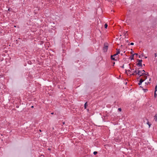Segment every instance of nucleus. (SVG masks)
Returning <instances> with one entry per match:
<instances>
[{"label":"nucleus","instance_id":"f257e3e1","mask_svg":"<svg viewBox=\"0 0 157 157\" xmlns=\"http://www.w3.org/2000/svg\"><path fill=\"white\" fill-rule=\"evenodd\" d=\"M108 48V44L107 43H105L104 44V47L103 48V50L104 52H106L107 51Z\"/></svg>","mask_w":157,"mask_h":157},{"label":"nucleus","instance_id":"f03ea898","mask_svg":"<svg viewBox=\"0 0 157 157\" xmlns=\"http://www.w3.org/2000/svg\"><path fill=\"white\" fill-rule=\"evenodd\" d=\"M137 61L138 62V63L136 64V65L137 66H138L140 67H142V60H140L139 59H137Z\"/></svg>","mask_w":157,"mask_h":157},{"label":"nucleus","instance_id":"7ed1b4c3","mask_svg":"<svg viewBox=\"0 0 157 157\" xmlns=\"http://www.w3.org/2000/svg\"><path fill=\"white\" fill-rule=\"evenodd\" d=\"M144 81V80H143L142 78H141L140 81L138 83V85L140 86L141 85L142 83Z\"/></svg>","mask_w":157,"mask_h":157},{"label":"nucleus","instance_id":"20e7f679","mask_svg":"<svg viewBox=\"0 0 157 157\" xmlns=\"http://www.w3.org/2000/svg\"><path fill=\"white\" fill-rule=\"evenodd\" d=\"M144 75H147L148 76L149 75L148 73L147 72V74L145 73H142L141 75H140L139 77H140L141 76H144Z\"/></svg>","mask_w":157,"mask_h":157},{"label":"nucleus","instance_id":"39448f33","mask_svg":"<svg viewBox=\"0 0 157 157\" xmlns=\"http://www.w3.org/2000/svg\"><path fill=\"white\" fill-rule=\"evenodd\" d=\"M137 69L136 68L135 70L134 71L133 73L130 75H135V73H136V74L137 73Z\"/></svg>","mask_w":157,"mask_h":157},{"label":"nucleus","instance_id":"423d86ee","mask_svg":"<svg viewBox=\"0 0 157 157\" xmlns=\"http://www.w3.org/2000/svg\"><path fill=\"white\" fill-rule=\"evenodd\" d=\"M154 120L156 122H157V113L154 117Z\"/></svg>","mask_w":157,"mask_h":157},{"label":"nucleus","instance_id":"0eeeda50","mask_svg":"<svg viewBox=\"0 0 157 157\" xmlns=\"http://www.w3.org/2000/svg\"><path fill=\"white\" fill-rule=\"evenodd\" d=\"M111 59L112 60H113L115 61H117V59H116L115 58H114L112 56H111Z\"/></svg>","mask_w":157,"mask_h":157},{"label":"nucleus","instance_id":"6e6552de","mask_svg":"<svg viewBox=\"0 0 157 157\" xmlns=\"http://www.w3.org/2000/svg\"><path fill=\"white\" fill-rule=\"evenodd\" d=\"M141 73V71H140V70H138V72L136 74V75L137 74L139 76H140V74Z\"/></svg>","mask_w":157,"mask_h":157},{"label":"nucleus","instance_id":"1a4fd4ad","mask_svg":"<svg viewBox=\"0 0 157 157\" xmlns=\"http://www.w3.org/2000/svg\"><path fill=\"white\" fill-rule=\"evenodd\" d=\"M129 58L131 60L134 59V55H132V56H131Z\"/></svg>","mask_w":157,"mask_h":157},{"label":"nucleus","instance_id":"9d476101","mask_svg":"<svg viewBox=\"0 0 157 157\" xmlns=\"http://www.w3.org/2000/svg\"><path fill=\"white\" fill-rule=\"evenodd\" d=\"M116 50L117 51V54L118 55L120 53V49H118L117 48Z\"/></svg>","mask_w":157,"mask_h":157},{"label":"nucleus","instance_id":"9b49d317","mask_svg":"<svg viewBox=\"0 0 157 157\" xmlns=\"http://www.w3.org/2000/svg\"><path fill=\"white\" fill-rule=\"evenodd\" d=\"M87 106V102H86L84 104V108L86 109Z\"/></svg>","mask_w":157,"mask_h":157},{"label":"nucleus","instance_id":"f8f14e48","mask_svg":"<svg viewBox=\"0 0 157 157\" xmlns=\"http://www.w3.org/2000/svg\"><path fill=\"white\" fill-rule=\"evenodd\" d=\"M156 92H155H155H154V97L155 98H156L157 97V94L156 93Z\"/></svg>","mask_w":157,"mask_h":157},{"label":"nucleus","instance_id":"ddd939ff","mask_svg":"<svg viewBox=\"0 0 157 157\" xmlns=\"http://www.w3.org/2000/svg\"><path fill=\"white\" fill-rule=\"evenodd\" d=\"M157 91V85H156L155 87V92H156Z\"/></svg>","mask_w":157,"mask_h":157},{"label":"nucleus","instance_id":"4468645a","mask_svg":"<svg viewBox=\"0 0 157 157\" xmlns=\"http://www.w3.org/2000/svg\"><path fill=\"white\" fill-rule=\"evenodd\" d=\"M104 26H105V29H107V27H108V25H107V24H105Z\"/></svg>","mask_w":157,"mask_h":157},{"label":"nucleus","instance_id":"2eb2a0df","mask_svg":"<svg viewBox=\"0 0 157 157\" xmlns=\"http://www.w3.org/2000/svg\"><path fill=\"white\" fill-rule=\"evenodd\" d=\"M147 121H148L147 120ZM147 124H148V125H149V127H150V126H151V124H150L149 123V122L148 121H147Z\"/></svg>","mask_w":157,"mask_h":157},{"label":"nucleus","instance_id":"dca6fc26","mask_svg":"<svg viewBox=\"0 0 157 157\" xmlns=\"http://www.w3.org/2000/svg\"><path fill=\"white\" fill-rule=\"evenodd\" d=\"M125 70V73L126 74H127V71H128V72H131V71L129 70Z\"/></svg>","mask_w":157,"mask_h":157},{"label":"nucleus","instance_id":"f3484780","mask_svg":"<svg viewBox=\"0 0 157 157\" xmlns=\"http://www.w3.org/2000/svg\"><path fill=\"white\" fill-rule=\"evenodd\" d=\"M144 80H145L146 79H147V77L146 76H144Z\"/></svg>","mask_w":157,"mask_h":157},{"label":"nucleus","instance_id":"a211bd4d","mask_svg":"<svg viewBox=\"0 0 157 157\" xmlns=\"http://www.w3.org/2000/svg\"><path fill=\"white\" fill-rule=\"evenodd\" d=\"M98 153V152L97 151H94V152L93 154L94 155H96Z\"/></svg>","mask_w":157,"mask_h":157},{"label":"nucleus","instance_id":"6ab92c4d","mask_svg":"<svg viewBox=\"0 0 157 157\" xmlns=\"http://www.w3.org/2000/svg\"><path fill=\"white\" fill-rule=\"evenodd\" d=\"M143 89L144 91V92H146L148 90L147 89Z\"/></svg>","mask_w":157,"mask_h":157},{"label":"nucleus","instance_id":"aec40b11","mask_svg":"<svg viewBox=\"0 0 157 157\" xmlns=\"http://www.w3.org/2000/svg\"><path fill=\"white\" fill-rule=\"evenodd\" d=\"M117 55V53L113 55H111V56H113V57H115V56H116Z\"/></svg>","mask_w":157,"mask_h":157},{"label":"nucleus","instance_id":"412c9836","mask_svg":"<svg viewBox=\"0 0 157 157\" xmlns=\"http://www.w3.org/2000/svg\"><path fill=\"white\" fill-rule=\"evenodd\" d=\"M118 110L120 112L121 111V108H119L118 109Z\"/></svg>","mask_w":157,"mask_h":157},{"label":"nucleus","instance_id":"4be33fe9","mask_svg":"<svg viewBox=\"0 0 157 157\" xmlns=\"http://www.w3.org/2000/svg\"><path fill=\"white\" fill-rule=\"evenodd\" d=\"M131 53L132 54L133 52V51L132 49H131Z\"/></svg>","mask_w":157,"mask_h":157},{"label":"nucleus","instance_id":"5701e85b","mask_svg":"<svg viewBox=\"0 0 157 157\" xmlns=\"http://www.w3.org/2000/svg\"><path fill=\"white\" fill-rule=\"evenodd\" d=\"M131 45H134V43H131L130 44Z\"/></svg>","mask_w":157,"mask_h":157},{"label":"nucleus","instance_id":"b1692460","mask_svg":"<svg viewBox=\"0 0 157 157\" xmlns=\"http://www.w3.org/2000/svg\"><path fill=\"white\" fill-rule=\"evenodd\" d=\"M133 55H134H134H136L137 56V55H138V54H137V53H134V54H133Z\"/></svg>","mask_w":157,"mask_h":157},{"label":"nucleus","instance_id":"393cba45","mask_svg":"<svg viewBox=\"0 0 157 157\" xmlns=\"http://www.w3.org/2000/svg\"><path fill=\"white\" fill-rule=\"evenodd\" d=\"M128 68H129V69H130V68H131V67H130V64H129V65H128Z\"/></svg>","mask_w":157,"mask_h":157},{"label":"nucleus","instance_id":"a878e982","mask_svg":"<svg viewBox=\"0 0 157 157\" xmlns=\"http://www.w3.org/2000/svg\"><path fill=\"white\" fill-rule=\"evenodd\" d=\"M154 55H155V57H156L157 56V54H156V53H155Z\"/></svg>","mask_w":157,"mask_h":157},{"label":"nucleus","instance_id":"bb28decb","mask_svg":"<svg viewBox=\"0 0 157 157\" xmlns=\"http://www.w3.org/2000/svg\"><path fill=\"white\" fill-rule=\"evenodd\" d=\"M121 67L122 68H124V65H123V66H122Z\"/></svg>","mask_w":157,"mask_h":157},{"label":"nucleus","instance_id":"cd10ccee","mask_svg":"<svg viewBox=\"0 0 157 157\" xmlns=\"http://www.w3.org/2000/svg\"><path fill=\"white\" fill-rule=\"evenodd\" d=\"M143 72V73H144V72H145V71L144 70H143L142 71H141V72Z\"/></svg>","mask_w":157,"mask_h":157},{"label":"nucleus","instance_id":"c85d7f7f","mask_svg":"<svg viewBox=\"0 0 157 157\" xmlns=\"http://www.w3.org/2000/svg\"><path fill=\"white\" fill-rule=\"evenodd\" d=\"M40 157H44V155H41Z\"/></svg>","mask_w":157,"mask_h":157},{"label":"nucleus","instance_id":"c756f323","mask_svg":"<svg viewBox=\"0 0 157 157\" xmlns=\"http://www.w3.org/2000/svg\"><path fill=\"white\" fill-rule=\"evenodd\" d=\"M113 66H114V64H115V63L114 62H113Z\"/></svg>","mask_w":157,"mask_h":157},{"label":"nucleus","instance_id":"7c9ffc66","mask_svg":"<svg viewBox=\"0 0 157 157\" xmlns=\"http://www.w3.org/2000/svg\"><path fill=\"white\" fill-rule=\"evenodd\" d=\"M148 83V82L147 83V82H146L145 83L146 85H147Z\"/></svg>","mask_w":157,"mask_h":157},{"label":"nucleus","instance_id":"2f4dec72","mask_svg":"<svg viewBox=\"0 0 157 157\" xmlns=\"http://www.w3.org/2000/svg\"><path fill=\"white\" fill-rule=\"evenodd\" d=\"M48 150L49 151H50V150H51V148H48Z\"/></svg>","mask_w":157,"mask_h":157},{"label":"nucleus","instance_id":"473e14b6","mask_svg":"<svg viewBox=\"0 0 157 157\" xmlns=\"http://www.w3.org/2000/svg\"><path fill=\"white\" fill-rule=\"evenodd\" d=\"M126 33H125L124 34V36H125L124 38H126Z\"/></svg>","mask_w":157,"mask_h":157},{"label":"nucleus","instance_id":"72a5a7b5","mask_svg":"<svg viewBox=\"0 0 157 157\" xmlns=\"http://www.w3.org/2000/svg\"><path fill=\"white\" fill-rule=\"evenodd\" d=\"M31 62L30 61H29L28 62V63H31Z\"/></svg>","mask_w":157,"mask_h":157},{"label":"nucleus","instance_id":"f704fd0d","mask_svg":"<svg viewBox=\"0 0 157 157\" xmlns=\"http://www.w3.org/2000/svg\"><path fill=\"white\" fill-rule=\"evenodd\" d=\"M140 77H138V78H137V80L139 79V78H140Z\"/></svg>","mask_w":157,"mask_h":157},{"label":"nucleus","instance_id":"c9c22d12","mask_svg":"<svg viewBox=\"0 0 157 157\" xmlns=\"http://www.w3.org/2000/svg\"><path fill=\"white\" fill-rule=\"evenodd\" d=\"M31 107L32 108H34V106L32 105V106Z\"/></svg>","mask_w":157,"mask_h":157},{"label":"nucleus","instance_id":"e433bc0d","mask_svg":"<svg viewBox=\"0 0 157 157\" xmlns=\"http://www.w3.org/2000/svg\"><path fill=\"white\" fill-rule=\"evenodd\" d=\"M51 114H52V115L53 114H54V113H53V112L52 113H51Z\"/></svg>","mask_w":157,"mask_h":157},{"label":"nucleus","instance_id":"4c0bfd02","mask_svg":"<svg viewBox=\"0 0 157 157\" xmlns=\"http://www.w3.org/2000/svg\"><path fill=\"white\" fill-rule=\"evenodd\" d=\"M126 41L127 42H128V40H126Z\"/></svg>","mask_w":157,"mask_h":157},{"label":"nucleus","instance_id":"58836bf2","mask_svg":"<svg viewBox=\"0 0 157 157\" xmlns=\"http://www.w3.org/2000/svg\"><path fill=\"white\" fill-rule=\"evenodd\" d=\"M139 58H141V56H140L139 55Z\"/></svg>","mask_w":157,"mask_h":157},{"label":"nucleus","instance_id":"ea45409f","mask_svg":"<svg viewBox=\"0 0 157 157\" xmlns=\"http://www.w3.org/2000/svg\"><path fill=\"white\" fill-rule=\"evenodd\" d=\"M18 107H18V105H17V106H16V107H17V108H18Z\"/></svg>","mask_w":157,"mask_h":157},{"label":"nucleus","instance_id":"a19ab883","mask_svg":"<svg viewBox=\"0 0 157 157\" xmlns=\"http://www.w3.org/2000/svg\"><path fill=\"white\" fill-rule=\"evenodd\" d=\"M63 124H64L65 122H63Z\"/></svg>","mask_w":157,"mask_h":157},{"label":"nucleus","instance_id":"79ce46f5","mask_svg":"<svg viewBox=\"0 0 157 157\" xmlns=\"http://www.w3.org/2000/svg\"><path fill=\"white\" fill-rule=\"evenodd\" d=\"M39 131H40V132H41V130H40H40H39Z\"/></svg>","mask_w":157,"mask_h":157},{"label":"nucleus","instance_id":"37998d69","mask_svg":"<svg viewBox=\"0 0 157 157\" xmlns=\"http://www.w3.org/2000/svg\"><path fill=\"white\" fill-rule=\"evenodd\" d=\"M140 87L142 88V87H142V86H140Z\"/></svg>","mask_w":157,"mask_h":157},{"label":"nucleus","instance_id":"c03bdc74","mask_svg":"<svg viewBox=\"0 0 157 157\" xmlns=\"http://www.w3.org/2000/svg\"><path fill=\"white\" fill-rule=\"evenodd\" d=\"M147 56L145 57V58H147Z\"/></svg>","mask_w":157,"mask_h":157},{"label":"nucleus","instance_id":"a18cd8bd","mask_svg":"<svg viewBox=\"0 0 157 157\" xmlns=\"http://www.w3.org/2000/svg\"><path fill=\"white\" fill-rule=\"evenodd\" d=\"M8 10H10V9H9Z\"/></svg>","mask_w":157,"mask_h":157},{"label":"nucleus","instance_id":"49530a36","mask_svg":"<svg viewBox=\"0 0 157 157\" xmlns=\"http://www.w3.org/2000/svg\"><path fill=\"white\" fill-rule=\"evenodd\" d=\"M14 27H16V26H14Z\"/></svg>","mask_w":157,"mask_h":157},{"label":"nucleus","instance_id":"de8ad7c7","mask_svg":"<svg viewBox=\"0 0 157 157\" xmlns=\"http://www.w3.org/2000/svg\"><path fill=\"white\" fill-rule=\"evenodd\" d=\"M143 65H144V66H145V64H143Z\"/></svg>","mask_w":157,"mask_h":157},{"label":"nucleus","instance_id":"09e8293b","mask_svg":"<svg viewBox=\"0 0 157 157\" xmlns=\"http://www.w3.org/2000/svg\"><path fill=\"white\" fill-rule=\"evenodd\" d=\"M121 55H122L123 54L121 53Z\"/></svg>","mask_w":157,"mask_h":157}]
</instances>
